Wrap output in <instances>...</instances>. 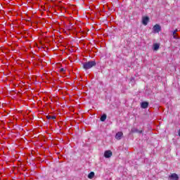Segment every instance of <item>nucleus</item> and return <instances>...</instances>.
Here are the masks:
<instances>
[{"label":"nucleus","mask_w":180,"mask_h":180,"mask_svg":"<svg viewBox=\"0 0 180 180\" xmlns=\"http://www.w3.org/2000/svg\"><path fill=\"white\" fill-rule=\"evenodd\" d=\"M153 32L155 33H160V32H161V26L158 24H156L155 25H154Z\"/></svg>","instance_id":"2"},{"label":"nucleus","mask_w":180,"mask_h":180,"mask_svg":"<svg viewBox=\"0 0 180 180\" xmlns=\"http://www.w3.org/2000/svg\"><path fill=\"white\" fill-rule=\"evenodd\" d=\"M104 157L105 158H110V157H112V151L110 150H106L105 153H104Z\"/></svg>","instance_id":"6"},{"label":"nucleus","mask_w":180,"mask_h":180,"mask_svg":"<svg viewBox=\"0 0 180 180\" xmlns=\"http://www.w3.org/2000/svg\"><path fill=\"white\" fill-rule=\"evenodd\" d=\"M60 71L63 72L64 71V68L60 69Z\"/></svg>","instance_id":"14"},{"label":"nucleus","mask_w":180,"mask_h":180,"mask_svg":"<svg viewBox=\"0 0 180 180\" xmlns=\"http://www.w3.org/2000/svg\"><path fill=\"white\" fill-rule=\"evenodd\" d=\"M169 179L171 180H179V176H178V174L174 173L172 174L169 176Z\"/></svg>","instance_id":"3"},{"label":"nucleus","mask_w":180,"mask_h":180,"mask_svg":"<svg viewBox=\"0 0 180 180\" xmlns=\"http://www.w3.org/2000/svg\"><path fill=\"white\" fill-rule=\"evenodd\" d=\"M131 133H139V134H141V133H143V131H139L136 128L134 127V128L131 129Z\"/></svg>","instance_id":"9"},{"label":"nucleus","mask_w":180,"mask_h":180,"mask_svg":"<svg viewBox=\"0 0 180 180\" xmlns=\"http://www.w3.org/2000/svg\"><path fill=\"white\" fill-rule=\"evenodd\" d=\"M177 32H178V30H175L174 31H173V33H172L173 38L175 39L176 40H178V39H179V37H178V34H176Z\"/></svg>","instance_id":"7"},{"label":"nucleus","mask_w":180,"mask_h":180,"mask_svg":"<svg viewBox=\"0 0 180 180\" xmlns=\"http://www.w3.org/2000/svg\"><path fill=\"white\" fill-rule=\"evenodd\" d=\"M47 118H48V119H52V120H54V119H56V116L49 115V116H47Z\"/></svg>","instance_id":"13"},{"label":"nucleus","mask_w":180,"mask_h":180,"mask_svg":"<svg viewBox=\"0 0 180 180\" xmlns=\"http://www.w3.org/2000/svg\"><path fill=\"white\" fill-rule=\"evenodd\" d=\"M101 122H105L106 120V115L103 114L101 117Z\"/></svg>","instance_id":"12"},{"label":"nucleus","mask_w":180,"mask_h":180,"mask_svg":"<svg viewBox=\"0 0 180 180\" xmlns=\"http://www.w3.org/2000/svg\"><path fill=\"white\" fill-rule=\"evenodd\" d=\"M95 65H96V63L94 60L86 62L83 64L84 70H89L92 68V67H95Z\"/></svg>","instance_id":"1"},{"label":"nucleus","mask_w":180,"mask_h":180,"mask_svg":"<svg viewBox=\"0 0 180 180\" xmlns=\"http://www.w3.org/2000/svg\"><path fill=\"white\" fill-rule=\"evenodd\" d=\"M149 20H150V18L148 17H143L142 18L143 25H144L145 26H147V25H148Z\"/></svg>","instance_id":"4"},{"label":"nucleus","mask_w":180,"mask_h":180,"mask_svg":"<svg viewBox=\"0 0 180 180\" xmlns=\"http://www.w3.org/2000/svg\"><path fill=\"white\" fill-rule=\"evenodd\" d=\"M141 108H142L143 109H147V108H148V102L141 103Z\"/></svg>","instance_id":"8"},{"label":"nucleus","mask_w":180,"mask_h":180,"mask_svg":"<svg viewBox=\"0 0 180 180\" xmlns=\"http://www.w3.org/2000/svg\"><path fill=\"white\" fill-rule=\"evenodd\" d=\"M94 176H95V172H91L88 175L89 179H92Z\"/></svg>","instance_id":"10"},{"label":"nucleus","mask_w":180,"mask_h":180,"mask_svg":"<svg viewBox=\"0 0 180 180\" xmlns=\"http://www.w3.org/2000/svg\"><path fill=\"white\" fill-rule=\"evenodd\" d=\"M122 137H123V132L119 131L115 135L116 140H121Z\"/></svg>","instance_id":"5"},{"label":"nucleus","mask_w":180,"mask_h":180,"mask_svg":"<svg viewBox=\"0 0 180 180\" xmlns=\"http://www.w3.org/2000/svg\"><path fill=\"white\" fill-rule=\"evenodd\" d=\"M158 49H160V44H153V49L155 50V51H157V50H158Z\"/></svg>","instance_id":"11"}]
</instances>
